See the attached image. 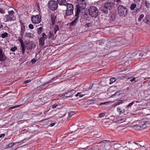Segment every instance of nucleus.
I'll return each mask as SVG.
<instances>
[{
    "label": "nucleus",
    "instance_id": "1",
    "mask_svg": "<svg viewBox=\"0 0 150 150\" xmlns=\"http://www.w3.org/2000/svg\"><path fill=\"white\" fill-rule=\"evenodd\" d=\"M76 12L75 14V18L74 20L71 22V24L72 25H74L78 20L79 13L81 11V10L84 9L86 6V0H77Z\"/></svg>",
    "mask_w": 150,
    "mask_h": 150
},
{
    "label": "nucleus",
    "instance_id": "2",
    "mask_svg": "<svg viewBox=\"0 0 150 150\" xmlns=\"http://www.w3.org/2000/svg\"><path fill=\"white\" fill-rule=\"evenodd\" d=\"M8 14L4 16V19L5 22L11 21L15 20L16 17L14 15L15 12L11 10L8 11Z\"/></svg>",
    "mask_w": 150,
    "mask_h": 150
},
{
    "label": "nucleus",
    "instance_id": "3",
    "mask_svg": "<svg viewBox=\"0 0 150 150\" xmlns=\"http://www.w3.org/2000/svg\"><path fill=\"white\" fill-rule=\"evenodd\" d=\"M118 12L120 16L125 17L127 15V10L124 6L119 5L118 6Z\"/></svg>",
    "mask_w": 150,
    "mask_h": 150
},
{
    "label": "nucleus",
    "instance_id": "4",
    "mask_svg": "<svg viewBox=\"0 0 150 150\" xmlns=\"http://www.w3.org/2000/svg\"><path fill=\"white\" fill-rule=\"evenodd\" d=\"M89 12L90 15L91 17L94 18L97 17L99 13L98 9L94 6H92L90 7Z\"/></svg>",
    "mask_w": 150,
    "mask_h": 150
},
{
    "label": "nucleus",
    "instance_id": "5",
    "mask_svg": "<svg viewBox=\"0 0 150 150\" xmlns=\"http://www.w3.org/2000/svg\"><path fill=\"white\" fill-rule=\"evenodd\" d=\"M67 9L65 15L67 16H69L73 14L74 7L72 4L67 3L66 6Z\"/></svg>",
    "mask_w": 150,
    "mask_h": 150
},
{
    "label": "nucleus",
    "instance_id": "6",
    "mask_svg": "<svg viewBox=\"0 0 150 150\" xmlns=\"http://www.w3.org/2000/svg\"><path fill=\"white\" fill-rule=\"evenodd\" d=\"M48 7L51 10L55 11L57 8L58 7L57 2L54 0H52L49 1Z\"/></svg>",
    "mask_w": 150,
    "mask_h": 150
},
{
    "label": "nucleus",
    "instance_id": "7",
    "mask_svg": "<svg viewBox=\"0 0 150 150\" xmlns=\"http://www.w3.org/2000/svg\"><path fill=\"white\" fill-rule=\"evenodd\" d=\"M31 21L34 24H38L41 21V17L40 15H32L31 18Z\"/></svg>",
    "mask_w": 150,
    "mask_h": 150
},
{
    "label": "nucleus",
    "instance_id": "8",
    "mask_svg": "<svg viewBox=\"0 0 150 150\" xmlns=\"http://www.w3.org/2000/svg\"><path fill=\"white\" fill-rule=\"evenodd\" d=\"M25 44L26 45V47L28 50H32L34 49L35 45L33 42L28 41V42H25Z\"/></svg>",
    "mask_w": 150,
    "mask_h": 150
},
{
    "label": "nucleus",
    "instance_id": "9",
    "mask_svg": "<svg viewBox=\"0 0 150 150\" xmlns=\"http://www.w3.org/2000/svg\"><path fill=\"white\" fill-rule=\"evenodd\" d=\"M21 30L20 31V36L21 37L23 36L24 34L25 31V29L24 24L23 23L20 24Z\"/></svg>",
    "mask_w": 150,
    "mask_h": 150
},
{
    "label": "nucleus",
    "instance_id": "10",
    "mask_svg": "<svg viewBox=\"0 0 150 150\" xmlns=\"http://www.w3.org/2000/svg\"><path fill=\"white\" fill-rule=\"evenodd\" d=\"M141 126L142 129H145L148 127L149 126V122H142L140 124Z\"/></svg>",
    "mask_w": 150,
    "mask_h": 150
},
{
    "label": "nucleus",
    "instance_id": "11",
    "mask_svg": "<svg viewBox=\"0 0 150 150\" xmlns=\"http://www.w3.org/2000/svg\"><path fill=\"white\" fill-rule=\"evenodd\" d=\"M53 78L52 79L48 81L47 82L44 83V84H42L40 86L37 87L36 89L37 90H41V89L42 88V87L45 86L46 85L51 83L53 80Z\"/></svg>",
    "mask_w": 150,
    "mask_h": 150
},
{
    "label": "nucleus",
    "instance_id": "12",
    "mask_svg": "<svg viewBox=\"0 0 150 150\" xmlns=\"http://www.w3.org/2000/svg\"><path fill=\"white\" fill-rule=\"evenodd\" d=\"M133 147V150H134L135 149L139 148L141 147L142 145L139 143H137L136 142H133V144H132Z\"/></svg>",
    "mask_w": 150,
    "mask_h": 150
},
{
    "label": "nucleus",
    "instance_id": "13",
    "mask_svg": "<svg viewBox=\"0 0 150 150\" xmlns=\"http://www.w3.org/2000/svg\"><path fill=\"white\" fill-rule=\"evenodd\" d=\"M56 15L55 13L52 14L51 16V21L52 25H54L56 23Z\"/></svg>",
    "mask_w": 150,
    "mask_h": 150
},
{
    "label": "nucleus",
    "instance_id": "14",
    "mask_svg": "<svg viewBox=\"0 0 150 150\" xmlns=\"http://www.w3.org/2000/svg\"><path fill=\"white\" fill-rule=\"evenodd\" d=\"M74 91L72 90L66 92L64 93V96H65L66 97L69 98L71 97L72 95V93L73 92H74Z\"/></svg>",
    "mask_w": 150,
    "mask_h": 150
},
{
    "label": "nucleus",
    "instance_id": "15",
    "mask_svg": "<svg viewBox=\"0 0 150 150\" xmlns=\"http://www.w3.org/2000/svg\"><path fill=\"white\" fill-rule=\"evenodd\" d=\"M6 59V57L4 54V53H3V52H0V61L4 62Z\"/></svg>",
    "mask_w": 150,
    "mask_h": 150
},
{
    "label": "nucleus",
    "instance_id": "16",
    "mask_svg": "<svg viewBox=\"0 0 150 150\" xmlns=\"http://www.w3.org/2000/svg\"><path fill=\"white\" fill-rule=\"evenodd\" d=\"M59 5L66 6L67 3L66 0H57Z\"/></svg>",
    "mask_w": 150,
    "mask_h": 150
},
{
    "label": "nucleus",
    "instance_id": "17",
    "mask_svg": "<svg viewBox=\"0 0 150 150\" xmlns=\"http://www.w3.org/2000/svg\"><path fill=\"white\" fill-rule=\"evenodd\" d=\"M111 7V3L109 2H107L105 4L104 6V8L110 9Z\"/></svg>",
    "mask_w": 150,
    "mask_h": 150
},
{
    "label": "nucleus",
    "instance_id": "18",
    "mask_svg": "<svg viewBox=\"0 0 150 150\" xmlns=\"http://www.w3.org/2000/svg\"><path fill=\"white\" fill-rule=\"evenodd\" d=\"M24 35L25 37L30 38H33V34L30 33H26Z\"/></svg>",
    "mask_w": 150,
    "mask_h": 150
},
{
    "label": "nucleus",
    "instance_id": "19",
    "mask_svg": "<svg viewBox=\"0 0 150 150\" xmlns=\"http://www.w3.org/2000/svg\"><path fill=\"white\" fill-rule=\"evenodd\" d=\"M44 40L45 39L40 38L39 40V45L42 46L44 44Z\"/></svg>",
    "mask_w": 150,
    "mask_h": 150
},
{
    "label": "nucleus",
    "instance_id": "20",
    "mask_svg": "<svg viewBox=\"0 0 150 150\" xmlns=\"http://www.w3.org/2000/svg\"><path fill=\"white\" fill-rule=\"evenodd\" d=\"M134 128L135 129L137 130H141V126H140V124L139 125H136Z\"/></svg>",
    "mask_w": 150,
    "mask_h": 150
},
{
    "label": "nucleus",
    "instance_id": "21",
    "mask_svg": "<svg viewBox=\"0 0 150 150\" xmlns=\"http://www.w3.org/2000/svg\"><path fill=\"white\" fill-rule=\"evenodd\" d=\"M8 33L6 32H4L1 35V37L2 38H6L8 37Z\"/></svg>",
    "mask_w": 150,
    "mask_h": 150
},
{
    "label": "nucleus",
    "instance_id": "22",
    "mask_svg": "<svg viewBox=\"0 0 150 150\" xmlns=\"http://www.w3.org/2000/svg\"><path fill=\"white\" fill-rule=\"evenodd\" d=\"M121 93L120 91H117L116 92L115 94H112L111 97V98H113L114 97V96H119L121 94Z\"/></svg>",
    "mask_w": 150,
    "mask_h": 150
},
{
    "label": "nucleus",
    "instance_id": "23",
    "mask_svg": "<svg viewBox=\"0 0 150 150\" xmlns=\"http://www.w3.org/2000/svg\"><path fill=\"white\" fill-rule=\"evenodd\" d=\"M54 34H55L56 32L58 30H59V27H58V25H55L54 28Z\"/></svg>",
    "mask_w": 150,
    "mask_h": 150
},
{
    "label": "nucleus",
    "instance_id": "24",
    "mask_svg": "<svg viewBox=\"0 0 150 150\" xmlns=\"http://www.w3.org/2000/svg\"><path fill=\"white\" fill-rule=\"evenodd\" d=\"M20 50L21 52L23 54H24L25 52V46L24 47H20Z\"/></svg>",
    "mask_w": 150,
    "mask_h": 150
},
{
    "label": "nucleus",
    "instance_id": "25",
    "mask_svg": "<svg viewBox=\"0 0 150 150\" xmlns=\"http://www.w3.org/2000/svg\"><path fill=\"white\" fill-rule=\"evenodd\" d=\"M110 84H112L116 81V79L115 78H112L110 79Z\"/></svg>",
    "mask_w": 150,
    "mask_h": 150
},
{
    "label": "nucleus",
    "instance_id": "26",
    "mask_svg": "<svg viewBox=\"0 0 150 150\" xmlns=\"http://www.w3.org/2000/svg\"><path fill=\"white\" fill-rule=\"evenodd\" d=\"M42 27H40L39 28H37V33L38 35H40L42 31Z\"/></svg>",
    "mask_w": 150,
    "mask_h": 150
},
{
    "label": "nucleus",
    "instance_id": "27",
    "mask_svg": "<svg viewBox=\"0 0 150 150\" xmlns=\"http://www.w3.org/2000/svg\"><path fill=\"white\" fill-rule=\"evenodd\" d=\"M126 119H125L124 118L118 120L117 121V122L118 123H121L125 122L126 121Z\"/></svg>",
    "mask_w": 150,
    "mask_h": 150
},
{
    "label": "nucleus",
    "instance_id": "28",
    "mask_svg": "<svg viewBox=\"0 0 150 150\" xmlns=\"http://www.w3.org/2000/svg\"><path fill=\"white\" fill-rule=\"evenodd\" d=\"M136 4H132L131 5L130 8L131 10H133L136 8Z\"/></svg>",
    "mask_w": 150,
    "mask_h": 150
},
{
    "label": "nucleus",
    "instance_id": "29",
    "mask_svg": "<svg viewBox=\"0 0 150 150\" xmlns=\"http://www.w3.org/2000/svg\"><path fill=\"white\" fill-rule=\"evenodd\" d=\"M117 111L119 112V113L120 114L123 113L125 112L124 110H122L121 109L119 108H117Z\"/></svg>",
    "mask_w": 150,
    "mask_h": 150
},
{
    "label": "nucleus",
    "instance_id": "30",
    "mask_svg": "<svg viewBox=\"0 0 150 150\" xmlns=\"http://www.w3.org/2000/svg\"><path fill=\"white\" fill-rule=\"evenodd\" d=\"M144 15L143 14H141L139 17L138 19V21L140 22L141 21L142 19L144 17Z\"/></svg>",
    "mask_w": 150,
    "mask_h": 150
},
{
    "label": "nucleus",
    "instance_id": "31",
    "mask_svg": "<svg viewBox=\"0 0 150 150\" xmlns=\"http://www.w3.org/2000/svg\"><path fill=\"white\" fill-rule=\"evenodd\" d=\"M59 105V103L58 102L55 103L54 104L52 105V108H56L57 106Z\"/></svg>",
    "mask_w": 150,
    "mask_h": 150
},
{
    "label": "nucleus",
    "instance_id": "32",
    "mask_svg": "<svg viewBox=\"0 0 150 150\" xmlns=\"http://www.w3.org/2000/svg\"><path fill=\"white\" fill-rule=\"evenodd\" d=\"M41 38L45 40L47 39V36L46 35L45 33H42V37Z\"/></svg>",
    "mask_w": 150,
    "mask_h": 150
},
{
    "label": "nucleus",
    "instance_id": "33",
    "mask_svg": "<svg viewBox=\"0 0 150 150\" xmlns=\"http://www.w3.org/2000/svg\"><path fill=\"white\" fill-rule=\"evenodd\" d=\"M17 50V47H16V46H15L13 47H11L10 49V50L12 52H15Z\"/></svg>",
    "mask_w": 150,
    "mask_h": 150
},
{
    "label": "nucleus",
    "instance_id": "34",
    "mask_svg": "<svg viewBox=\"0 0 150 150\" xmlns=\"http://www.w3.org/2000/svg\"><path fill=\"white\" fill-rule=\"evenodd\" d=\"M110 9H105V8H104L103 10V11L104 13L106 14H108V13L109 10Z\"/></svg>",
    "mask_w": 150,
    "mask_h": 150
},
{
    "label": "nucleus",
    "instance_id": "35",
    "mask_svg": "<svg viewBox=\"0 0 150 150\" xmlns=\"http://www.w3.org/2000/svg\"><path fill=\"white\" fill-rule=\"evenodd\" d=\"M49 36L48 38L49 39L52 38V37L54 36V35H53V33L51 32H49Z\"/></svg>",
    "mask_w": 150,
    "mask_h": 150
},
{
    "label": "nucleus",
    "instance_id": "36",
    "mask_svg": "<svg viewBox=\"0 0 150 150\" xmlns=\"http://www.w3.org/2000/svg\"><path fill=\"white\" fill-rule=\"evenodd\" d=\"M133 142H132V141H130L128 142L129 144H131L130 146V147L131 148V150H133V146H132V144H133Z\"/></svg>",
    "mask_w": 150,
    "mask_h": 150
},
{
    "label": "nucleus",
    "instance_id": "37",
    "mask_svg": "<svg viewBox=\"0 0 150 150\" xmlns=\"http://www.w3.org/2000/svg\"><path fill=\"white\" fill-rule=\"evenodd\" d=\"M92 25V23H86L85 25V27H90Z\"/></svg>",
    "mask_w": 150,
    "mask_h": 150
},
{
    "label": "nucleus",
    "instance_id": "38",
    "mask_svg": "<svg viewBox=\"0 0 150 150\" xmlns=\"http://www.w3.org/2000/svg\"><path fill=\"white\" fill-rule=\"evenodd\" d=\"M144 22L147 24H149L150 21L149 19H145L144 20Z\"/></svg>",
    "mask_w": 150,
    "mask_h": 150
},
{
    "label": "nucleus",
    "instance_id": "39",
    "mask_svg": "<svg viewBox=\"0 0 150 150\" xmlns=\"http://www.w3.org/2000/svg\"><path fill=\"white\" fill-rule=\"evenodd\" d=\"M74 114V112H70L68 113L69 116L70 117H71L72 115Z\"/></svg>",
    "mask_w": 150,
    "mask_h": 150
},
{
    "label": "nucleus",
    "instance_id": "40",
    "mask_svg": "<svg viewBox=\"0 0 150 150\" xmlns=\"http://www.w3.org/2000/svg\"><path fill=\"white\" fill-rule=\"evenodd\" d=\"M145 0L146 1L145 4H146V6L147 7L149 8V7H150L149 3H148L147 1H146V0Z\"/></svg>",
    "mask_w": 150,
    "mask_h": 150
},
{
    "label": "nucleus",
    "instance_id": "41",
    "mask_svg": "<svg viewBox=\"0 0 150 150\" xmlns=\"http://www.w3.org/2000/svg\"><path fill=\"white\" fill-rule=\"evenodd\" d=\"M28 27L30 29H32L34 28L33 25L32 24H29V25H28Z\"/></svg>",
    "mask_w": 150,
    "mask_h": 150
},
{
    "label": "nucleus",
    "instance_id": "42",
    "mask_svg": "<svg viewBox=\"0 0 150 150\" xmlns=\"http://www.w3.org/2000/svg\"><path fill=\"white\" fill-rule=\"evenodd\" d=\"M122 103L121 102H118L117 103H115L113 105V106H117L120 104Z\"/></svg>",
    "mask_w": 150,
    "mask_h": 150
},
{
    "label": "nucleus",
    "instance_id": "43",
    "mask_svg": "<svg viewBox=\"0 0 150 150\" xmlns=\"http://www.w3.org/2000/svg\"><path fill=\"white\" fill-rule=\"evenodd\" d=\"M105 115L104 113H100L99 115V116L100 117H104Z\"/></svg>",
    "mask_w": 150,
    "mask_h": 150
},
{
    "label": "nucleus",
    "instance_id": "44",
    "mask_svg": "<svg viewBox=\"0 0 150 150\" xmlns=\"http://www.w3.org/2000/svg\"><path fill=\"white\" fill-rule=\"evenodd\" d=\"M20 44H21V46L20 47L25 46L23 42L21 40H20Z\"/></svg>",
    "mask_w": 150,
    "mask_h": 150
},
{
    "label": "nucleus",
    "instance_id": "45",
    "mask_svg": "<svg viewBox=\"0 0 150 150\" xmlns=\"http://www.w3.org/2000/svg\"><path fill=\"white\" fill-rule=\"evenodd\" d=\"M5 13V11L2 8H0V13L2 14L4 13Z\"/></svg>",
    "mask_w": 150,
    "mask_h": 150
},
{
    "label": "nucleus",
    "instance_id": "46",
    "mask_svg": "<svg viewBox=\"0 0 150 150\" xmlns=\"http://www.w3.org/2000/svg\"><path fill=\"white\" fill-rule=\"evenodd\" d=\"M31 81V80L30 79L27 80L25 81H23V83L24 84H26L28 83Z\"/></svg>",
    "mask_w": 150,
    "mask_h": 150
},
{
    "label": "nucleus",
    "instance_id": "47",
    "mask_svg": "<svg viewBox=\"0 0 150 150\" xmlns=\"http://www.w3.org/2000/svg\"><path fill=\"white\" fill-rule=\"evenodd\" d=\"M84 125V123H80L78 125V126H79V127H81L82 126H83Z\"/></svg>",
    "mask_w": 150,
    "mask_h": 150
},
{
    "label": "nucleus",
    "instance_id": "48",
    "mask_svg": "<svg viewBox=\"0 0 150 150\" xmlns=\"http://www.w3.org/2000/svg\"><path fill=\"white\" fill-rule=\"evenodd\" d=\"M15 144L14 143H10L9 145V147L12 146H13Z\"/></svg>",
    "mask_w": 150,
    "mask_h": 150
},
{
    "label": "nucleus",
    "instance_id": "49",
    "mask_svg": "<svg viewBox=\"0 0 150 150\" xmlns=\"http://www.w3.org/2000/svg\"><path fill=\"white\" fill-rule=\"evenodd\" d=\"M15 144L14 143H10L9 145V147L12 146H13Z\"/></svg>",
    "mask_w": 150,
    "mask_h": 150
},
{
    "label": "nucleus",
    "instance_id": "50",
    "mask_svg": "<svg viewBox=\"0 0 150 150\" xmlns=\"http://www.w3.org/2000/svg\"><path fill=\"white\" fill-rule=\"evenodd\" d=\"M15 144L14 143H10L9 145V147L12 146H13Z\"/></svg>",
    "mask_w": 150,
    "mask_h": 150
},
{
    "label": "nucleus",
    "instance_id": "51",
    "mask_svg": "<svg viewBox=\"0 0 150 150\" xmlns=\"http://www.w3.org/2000/svg\"><path fill=\"white\" fill-rule=\"evenodd\" d=\"M93 84L90 85L88 89V90H89V89H91L93 87Z\"/></svg>",
    "mask_w": 150,
    "mask_h": 150
},
{
    "label": "nucleus",
    "instance_id": "52",
    "mask_svg": "<svg viewBox=\"0 0 150 150\" xmlns=\"http://www.w3.org/2000/svg\"><path fill=\"white\" fill-rule=\"evenodd\" d=\"M5 136V134H2L0 135V138L1 137H4Z\"/></svg>",
    "mask_w": 150,
    "mask_h": 150
},
{
    "label": "nucleus",
    "instance_id": "53",
    "mask_svg": "<svg viewBox=\"0 0 150 150\" xmlns=\"http://www.w3.org/2000/svg\"><path fill=\"white\" fill-rule=\"evenodd\" d=\"M36 61L34 59H32L31 60V62L33 63H35V62H36Z\"/></svg>",
    "mask_w": 150,
    "mask_h": 150
},
{
    "label": "nucleus",
    "instance_id": "54",
    "mask_svg": "<svg viewBox=\"0 0 150 150\" xmlns=\"http://www.w3.org/2000/svg\"><path fill=\"white\" fill-rule=\"evenodd\" d=\"M108 102H104V103H101L100 104V105H105L106 104H108Z\"/></svg>",
    "mask_w": 150,
    "mask_h": 150
},
{
    "label": "nucleus",
    "instance_id": "55",
    "mask_svg": "<svg viewBox=\"0 0 150 150\" xmlns=\"http://www.w3.org/2000/svg\"><path fill=\"white\" fill-rule=\"evenodd\" d=\"M135 79H136L135 78H133L132 79H131L130 80V81L131 82H133L135 80Z\"/></svg>",
    "mask_w": 150,
    "mask_h": 150
},
{
    "label": "nucleus",
    "instance_id": "56",
    "mask_svg": "<svg viewBox=\"0 0 150 150\" xmlns=\"http://www.w3.org/2000/svg\"><path fill=\"white\" fill-rule=\"evenodd\" d=\"M132 105H131V103H130L128 105H127V107H131Z\"/></svg>",
    "mask_w": 150,
    "mask_h": 150
},
{
    "label": "nucleus",
    "instance_id": "57",
    "mask_svg": "<svg viewBox=\"0 0 150 150\" xmlns=\"http://www.w3.org/2000/svg\"><path fill=\"white\" fill-rule=\"evenodd\" d=\"M3 52V50L1 47L0 46V52Z\"/></svg>",
    "mask_w": 150,
    "mask_h": 150
},
{
    "label": "nucleus",
    "instance_id": "58",
    "mask_svg": "<svg viewBox=\"0 0 150 150\" xmlns=\"http://www.w3.org/2000/svg\"><path fill=\"white\" fill-rule=\"evenodd\" d=\"M55 125L54 123H52L50 124V126L51 127H52L54 126Z\"/></svg>",
    "mask_w": 150,
    "mask_h": 150
},
{
    "label": "nucleus",
    "instance_id": "59",
    "mask_svg": "<svg viewBox=\"0 0 150 150\" xmlns=\"http://www.w3.org/2000/svg\"><path fill=\"white\" fill-rule=\"evenodd\" d=\"M80 94V93H78L77 94H76V95H75V96H76V97H77L78 96H79V95Z\"/></svg>",
    "mask_w": 150,
    "mask_h": 150
},
{
    "label": "nucleus",
    "instance_id": "60",
    "mask_svg": "<svg viewBox=\"0 0 150 150\" xmlns=\"http://www.w3.org/2000/svg\"><path fill=\"white\" fill-rule=\"evenodd\" d=\"M139 56H141V57H142L143 55V53H139Z\"/></svg>",
    "mask_w": 150,
    "mask_h": 150
},
{
    "label": "nucleus",
    "instance_id": "61",
    "mask_svg": "<svg viewBox=\"0 0 150 150\" xmlns=\"http://www.w3.org/2000/svg\"><path fill=\"white\" fill-rule=\"evenodd\" d=\"M15 108V106H12V107H11L10 108H9V109H14V108Z\"/></svg>",
    "mask_w": 150,
    "mask_h": 150
},
{
    "label": "nucleus",
    "instance_id": "62",
    "mask_svg": "<svg viewBox=\"0 0 150 150\" xmlns=\"http://www.w3.org/2000/svg\"><path fill=\"white\" fill-rule=\"evenodd\" d=\"M36 6L37 8V9L38 10L40 8L39 5L38 4H37Z\"/></svg>",
    "mask_w": 150,
    "mask_h": 150
},
{
    "label": "nucleus",
    "instance_id": "63",
    "mask_svg": "<svg viewBox=\"0 0 150 150\" xmlns=\"http://www.w3.org/2000/svg\"><path fill=\"white\" fill-rule=\"evenodd\" d=\"M136 2H139L140 1V0H133Z\"/></svg>",
    "mask_w": 150,
    "mask_h": 150
},
{
    "label": "nucleus",
    "instance_id": "64",
    "mask_svg": "<svg viewBox=\"0 0 150 150\" xmlns=\"http://www.w3.org/2000/svg\"><path fill=\"white\" fill-rule=\"evenodd\" d=\"M84 95H82V94H80L79 95V97L80 98H81L83 96H84Z\"/></svg>",
    "mask_w": 150,
    "mask_h": 150
}]
</instances>
